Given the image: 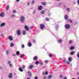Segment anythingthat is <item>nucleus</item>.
Segmentation results:
<instances>
[{
    "instance_id": "obj_28",
    "label": "nucleus",
    "mask_w": 79,
    "mask_h": 79,
    "mask_svg": "<svg viewBox=\"0 0 79 79\" xmlns=\"http://www.w3.org/2000/svg\"><path fill=\"white\" fill-rule=\"evenodd\" d=\"M74 54V51H72L70 53L71 55H73Z\"/></svg>"
},
{
    "instance_id": "obj_31",
    "label": "nucleus",
    "mask_w": 79,
    "mask_h": 79,
    "mask_svg": "<svg viewBox=\"0 0 79 79\" xmlns=\"http://www.w3.org/2000/svg\"><path fill=\"white\" fill-rule=\"evenodd\" d=\"M36 13V10H34L33 12V14L35 15Z\"/></svg>"
},
{
    "instance_id": "obj_20",
    "label": "nucleus",
    "mask_w": 79,
    "mask_h": 79,
    "mask_svg": "<svg viewBox=\"0 0 79 79\" xmlns=\"http://www.w3.org/2000/svg\"><path fill=\"white\" fill-rule=\"evenodd\" d=\"M19 71H20V72H23V69H22V68L21 67H19Z\"/></svg>"
},
{
    "instance_id": "obj_39",
    "label": "nucleus",
    "mask_w": 79,
    "mask_h": 79,
    "mask_svg": "<svg viewBox=\"0 0 79 79\" xmlns=\"http://www.w3.org/2000/svg\"><path fill=\"white\" fill-rule=\"evenodd\" d=\"M16 54L17 55H18L19 54V51H17L16 52Z\"/></svg>"
},
{
    "instance_id": "obj_53",
    "label": "nucleus",
    "mask_w": 79,
    "mask_h": 79,
    "mask_svg": "<svg viewBox=\"0 0 79 79\" xmlns=\"http://www.w3.org/2000/svg\"><path fill=\"white\" fill-rule=\"evenodd\" d=\"M63 79H67V77H65Z\"/></svg>"
},
{
    "instance_id": "obj_60",
    "label": "nucleus",
    "mask_w": 79,
    "mask_h": 79,
    "mask_svg": "<svg viewBox=\"0 0 79 79\" xmlns=\"http://www.w3.org/2000/svg\"><path fill=\"white\" fill-rule=\"evenodd\" d=\"M16 1L17 2H19V0H16Z\"/></svg>"
},
{
    "instance_id": "obj_50",
    "label": "nucleus",
    "mask_w": 79,
    "mask_h": 79,
    "mask_svg": "<svg viewBox=\"0 0 79 79\" xmlns=\"http://www.w3.org/2000/svg\"><path fill=\"white\" fill-rule=\"evenodd\" d=\"M77 3L78 5H79V0L77 1Z\"/></svg>"
},
{
    "instance_id": "obj_32",
    "label": "nucleus",
    "mask_w": 79,
    "mask_h": 79,
    "mask_svg": "<svg viewBox=\"0 0 79 79\" xmlns=\"http://www.w3.org/2000/svg\"><path fill=\"white\" fill-rule=\"evenodd\" d=\"M9 52H10V50H7L6 51V53L7 55H8V54H9Z\"/></svg>"
},
{
    "instance_id": "obj_59",
    "label": "nucleus",
    "mask_w": 79,
    "mask_h": 79,
    "mask_svg": "<svg viewBox=\"0 0 79 79\" xmlns=\"http://www.w3.org/2000/svg\"><path fill=\"white\" fill-rule=\"evenodd\" d=\"M32 4H34V1H32L31 2Z\"/></svg>"
},
{
    "instance_id": "obj_6",
    "label": "nucleus",
    "mask_w": 79,
    "mask_h": 79,
    "mask_svg": "<svg viewBox=\"0 0 79 79\" xmlns=\"http://www.w3.org/2000/svg\"><path fill=\"white\" fill-rule=\"evenodd\" d=\"M66 11H67V12H70L71 11V10H70V8L69 7H67L66 8Z\"/></svg>"
},
{
    "instance_id": "obj_13",
    "label": "nucleus",
    "mask_w": 79,
    "mask_h": 79,
    "mask_svg": "<svg viewBox=\"0 0 79 79\" xmlns=\"http://www.w3.org/2000/svg\"><path fill=\"white\" fill-rule=\"evenodd\" d=\"M33 60H34V61H36L37 60V57L36 56H34L33 58Z\"/></svg>"
},
{
    "instance_id": "obj_44",
    "label": "nucleus",
    "mask_w": 79,
    "mask_h": 79,
    "mask_svg": "<svg viewBox=\"0 0 79 79\" xmlns=\"http://www.w3.org/2000/svg\"><path fill=\"white\" fill-rule=\"evenodd\" d=\"M16 54L13 53L12 54V56H16Z\"/></svg>"
},
{
    "instance_id": "obj_23",
    "label": "nucleus",
    "mask_w": 79,
    "mask_h": 79,
    "mask_svg": "<svg viewBox=\"0 0 79 79\" xmlns=\"http://www.w3.org/2000/svg\"><path fill=\"white\" fill-rule=\"evenodd\" d=\"M23 35H26V31L23 30Z\"/></svg>"
},
{
    "instance_id": "obj_29",
    "label": "nucleus",
    "mask_w": 79,
    "mask_h": 79,
    "mask_svg": "<svg viewBox=\"0 0 79 79\" xmlns=\"http://www.w3.org/2000/svg\"><path fill=\"white\" fill-rule=\"evenodd\" d=\"M41 3L43 5H46V2H43Z\"/></svg>"
},
{
    "instance_id": "obj_33",
    "label": "nucleus",
    "mask_w": 79,
    "mask_h": 79,
    "mask_svg": "<svg viewBox=\"0 0 79 79\" xmlns=\"http://www.w3.org/2000/svg\"><path fill=\"white\" fill-rule=\"evenodd\" d=\"M10 47H12L14 46V44L13 43H11L10 44Z\"/></svg>"
},
{
    "instance_id": "obj_45",
    "label": "nucleus",
    "mask_w": 79,
    "mask_h": 79,
    "mask_svg": "<svg viewBox=\"0 0 79 79\" xmlns=\"http://www.w3.org/2000/svg\"><path fill=\"white\" fill-rule=\"evenodd\" d=\"M58 25H57L56 27V29H58Z\"/></svg>"
},
{
    "instance_id": "obj_8",
    "label": "nucleus",
    "mask_w": 79,
    "mask_h": 79,
    "mask_svg": "<svg viewBox=\"0 0 79 79\" xmlns=\"http://www.w3.org/2000/svg\"><path fill=\"white\" fill-rule=\"evenodd\" d=\"M62 40L61 39H59V40H58V42L59 44H61V43H62Z\"/></svg>"
},
{
    "instance_id": "obj_7",
    "label": "nucleus",
    "mask_w": 79,
    "mask_h": 79,
    "mask_svg": "<svg viewBox=\"0 0 79 79\" xmlns=\"http://www.w3.org/2000/svg\"><path fill=\"white\" fill-rule=\"evenodd\" d=\"M8 39L10 40H13V37L11 36H10L8 37Z\"/></svg>"
},
{
    "instance_id": "obj_30",
    "label": "nucleus",
    "mask_w": 79,
    "mask_h": 79,
    "mask_svg": "<svg viewBox=\"0 0 79 79\" xmlns=\"http://www.w3.org/2000/svg\"><path fill=\"white\" fill-rule=\"evenodd\" d=\"M77 56L78 58H79V52H77Z\"/></svg>"
},
{
    "instance_id": "obj_4",
    "label": "nucleus",
    "mask_w": 79,
    "mask_h": 79,
    "mask_svg": "<svg viewBox=\"0 0 79 79\" xmlns=\"http://www.w3.org/2000/svg\"><path fill=\"white\" fill-rule=\"evenodd\" d=\"M45 27V25L43 24H41L40 25V29H43Z\"/></svg>"
},
{
    "instance_id": "obj_9",
    "label": "nucleus",
    "mask_w": 79,
    "mask_h": 79,
    "mask_svg": "<svg viewBox=\"0 0 79 79\" xmlns=\"http://www.w3.org/2000/svg\"><path fill=\"white\" fill-rule=\"evenodd\" d=\"M64 18L65 20H67V19H68V15H65L64 16Z\"/></svg>"
},
{
    "instance_id": "obj_38",
    "label": "nucleus",
    "mask_w": 79,
    "mask_h": 79,
    "mask_svg": "<svg viewBox=\"0 0 79 79\" xmlns=\"http://www.w3.org/2000/svg\"><path fill=\"white\" fill-rule=\"evenodd\" d=\"M63 61L64 63L66 62V58H65L63 60Z\"/></svg>"
},
{
    "instance_id": "obj_18",
    "label": "nucleus",
    "mask_w": 79,
    "mask_h": 79,
    "mask_svg": "<svg viewBox=\"0 0 79 79\" xmlns=\"http://www.w3.org/2000/svg\"><path fill=\"white\" fill-rule=\"evenodd\" d=\"M68 60L70 62H71V61H72V58H71V57H69L68 58Z\"/></svg>"
},
{
    "instance_id": "obj_17",
    "label": "nucleus",
    "mask_w": 79,
    "mask_h": 79,
    "mask_svg": "<svg viewBox=\"0 0 79 79\" xmlns=\"http://www.w3.org/2000/svg\"><path fill=\"white\" fill-rule=\"evenodd\" d=\"M28 74L30 76H32V73H31V71H29L28 72Z\"/></svg>"
},
{
    "instance_id": "obj_21",
    "label": "nucleus",
    "mask_w": 79,
    "mask_h": 79,
    "mask_svg": "<svg viewBox=\"0 0 79 79\" xmlns=\"http://www.w3.org/2000/svg\"><path fill=\"white\" fill-rule=\"evenodd\" d=\"M33 67H34V66L32 65H29V69H32V68H33Z\"/></svg>"
},
{
    "instance_id": "obj_27",
    "label": "nucleus",
    "mask_w": 79,
    "mask_h": 79,
    "mask_svg": "<svg viewBox=\"0 0 79 79\" xmlns=\"http://www.w3.org/2000/svg\"><path fill=\"white\" fill-rule=\"evenodd\" d=\"M67 22H70L71 23H72V20H71L70 19H68L67 20Z\"/></svg>"
},
{
    "instance_id": "obj_47",
    "label": "nucleus",
    "mask_w": 79,
    "mask_h": 79,
    "mask_svg": "<svg viewBox=\"0 0 79 79\" xmlns=\"http://www.w3.org/2000/svg\"><path fill=\"white\" fill-rule=\"evenodd\" d=\"M43 75H45V72H43Z\"/></svg>"
},
{
    "instance_id": "obj_52",
    "label": "nucleus",
    "mask_w": 79,
    "mask_h": 79,
    "mask_svg": "<svg viewBox=\"0 0 79 79\" xmlns=\"http://www.w3.org/2000/svg\"><path fill=\"white\" fill-rule=\"evenodd\" d=\"M30 2H28L27 3V5H30Z\"/></svg>"
},
{
    "instance_id": "obj_1",
    "label": "nucleus",
    "mask_w": 79,
    "mask_h": 79,
    "mask_svg": "<svg viewBox=\"0 0 79 79\" xmlns=\"http://www.w3.org/2000/svg\"><path fill=\"white\" fill-rule=\"evenodd\" d=\"M20 20L22 23H24L25 21V17L24 16H22L20 18Z\"/></svg>"
},
{
    "instance_id": "obj_40",
    "label": "nucleus",
    "mask_w": 79,
    "mask_h": 79,
    "mask_svg": "<svg viewBox=\"0 0 79 79\" xmlns=\"http://www.w3.org/2000/svg\"><path fill=\"white\" fill-rule=\"evenodd\" d=\"M45 63H48V60H45Z\"/></svg>"
},
{
    "instance_id": "obj_22",
    "label": "nucleus",
    "mask_w": 79,
    "mask_h": 79,
    "mask_svg": "<svg viewBox=\"0 0 79 79\" xmlns=\"http://www.w3.org/2000/svg\"><path fill=\"white\" fill-rule=\"evenodd\" d=\"M10 7L9 6V5H7L6 7V9L7 11L9 10Z\"/></svg>"
},
{
    "instance_id": "obj_12",
    "label": "nucleus",
    "mask_w": 79,
    "mask_h": 79,
    "mask_svg": "<svg viewBox=\"0 0 79 79\" xmlns=\"http://www.w3.org/2000/svg\"><path fill=\"white\" fill-rule=\"evenodd\" d=\"M28 45L29 47H31L32 46V43L31 42H29L28 44Z\"/></svg>"
},
{
    "instance_id": "obj_14",
    "label": "nucleus",
    "mask_w": 79,
    "mask_h": 79,
    "mask_svg": "<svg viewBox=\"0 0 79 79\" xmlns=\"http://www.w3.org/2000/svg\"><path fill=\"white\" fill-rule=\"evenodd\" d=\"M45 13V11L44 10H42L41 12V13L42 15H44Z\"/></svg>"
},
{
    "instance_id": "obj_46",
    "label": "nucleus",
    "mask_w": 79,
    "mask_h": 79,
    "mask_svg": "<svg viewBox=\"0 0 79 79\" xmlns=\"http://www.w3.org/2000/svg\"><path fill=\"white\" fill-rule=\"evenodd\" d=\"M35 79H38V77H37V76H35Z\"/></svg>"
},
{
    "instance_id": "obj_56",
    "label": "nucleus",
    "mask_w": 79,
    "mask_h": 79,
    "mask_svg": "<svg viewBox=\"0 0 79 79\" xmlns=\"http://www.w3.org/2000/svg\"><path fill=\"white\" fill-rule=\"evenodd\" d=\"M77 75L78 76H79V72H77Z\"/></svg>"
},
{
    "instance_id": "obj_34",
    "label": "nucleus",
    "mask_w": 79,
    "mask_h": 79,
    "mask_svg": "<svg viewBox=\"0 0 79 79\" xmlns=\"http://www.w3.org/2000/svg\"><path fill=\"white\" fill-rule=\"evenodd\" d=\"M72 43H73V41H72V40H70L69 41V44H71Z\"/></svg>"
},
{
    "instance_id": "obj_41",
    "label": "nucleus",
    "mask_w": 79,
    "mask_h": 79,
    "mask_svg": "<svg viewBox=\"0 0 79 79\" xmlns=\"http://www.w3.org/2000/svg\"><path fill=\"white\" fill-rule=\"evenodd\" d=\"M23 55H24L21 54V55H20V58H23Z\"/></svg>"
},
{
    "instance_id": "obj_16",
    "label": "nucleus",
    "mask_w": 79,
    "mask_h": 79,
    "mask_svg": "<svg viewBox=\"0 0 79 79\" xmlns=\"http://www.w3.org/2000/svg\"><path fill=\"white\" fill-rule=\"evenodd\" d=\"M5 23H3L1 24L0 26L1 27H3V26H5Z\"/></svg>"
},
{
    "instance_id": "obj_48",
    "label": "nucleus",
    "mask_w": 79,
    "mask_h": 79,
    "mask_svg": "<svg viewBox=\"0 0 79 79\" xmlns=\"http://www.w3.org/2000/svg\"><path fill=\"white\" fill-rule=\"evenodd\" d=\"M48 72L47 71H46V72L45 73V74H46V75H47V74H48Z\"/></svg>"
},
{
    "instance_id": "obj_5",
    "label": "nucleus",
    "mask_w": 79,
    "mask_h": 79,
    "mask_svg": "<svg viewBox=\"0 0 79 79\" xmlns=\"http://www.w3.org/2000/svg\"><path fill=\"white\" fill-rule=\"evenodd\" d=\"M17 33L18 35H21V31L20 30H17Z\"/></svg>"
},
{
    "instance_id": "obj_2",
    "label": "nucleus",
    "mask_w": 79,
    "mask_h": 79,
    "mask_svg": "<svg viewBox=\"0 0 79 79\" xmlns=\"http://www.w3.org/2000/svg\"><path fill=\"white\" fill-rule=\"evenodd\" d=\"M7 64H8L10 68H12V67H13V64H11V61H8L7 62Z\"/></svg>"
},
{
    "instance_id": "obj_51",
    "label": "nucleus",
    "mask_w": 79,
    "mask_h": 79,
    "mask_svg": "<svg viewBox=\"0 0 79 79\" xmlns=\"http://www.w3.org/2000/svg\"><path fill=\"white\" fill-rule=\"evenodd\" d=\"M0 69H3V67L2 66L0 67Z\"/></svg>"
},
{
    "instance_id": "obj_11",
    "label": "nucleus",
    "mask_w": 79,
    "mask_h": 79,
    "mask_svg": "<svg viewBox=\"0 0 79 79\" xmlns=\"http://www.w3.org/2000/svg\"><path fill=\"white\" fill-rule=\"evenodd\" d=\"M25 28L27 31H29V28L27 25H26L25 26Z\"/></svg>"
},
{
    "instance_id": "obj_49",
    "label": "nucleus",
    "mask_w": 79,
    "mask_h": 79,
    "mask_svg": "<svg viewBox=\"0 0 79 79\" xmlns=\"http://www.w3.org/2000/svg\"><path fill=\"white\" fill-rule=\"evenodd\" d=\"M33 43H35V40H33Z\"/></svg>"
},
{
    "instance_id": "obj_15",
    "label": "nucleus",
    "mask_w": 79,
    "mask_h": 79,
    "mask_svg": "<svg viewBox=\"0 0 79 79\" xmlns=\"http://www.w3.org/2000/svg\"><path fill=\"white\" fill-rule=\"evenodd\" d=\"M0 16L1 17H3L4 16V13L2 12L0 15Z\"/></svg>"
},
{
    "instance_id": "obj_64",
    "label": "nucleus",
    "mask_w": 79,
    "mask_h": 79,
    "mask_svg": "<svg viewBox=\"0 0 79 79\" xmlns=\"http://www.w3.org/2000/svg\"><path fill=\"white\" fill-rule=\"evenodd\" d=\"M78 79H79V77H78Z\"/></svg>"
},
{
    "instance_id": "obj_35",
    "label": "nucleus",
    "mask_w": 79,
    "mask_h": 79,
    "mask_svg": "<svg viewBox=\"0 0 79 79\" xmlns=\"http://www.w3.org/2000/svg\"><path fill=\"white\" fill-rule=\"evenodd\" d=\"M52 77V75H50L48 77V79H51Z\"/></svg>"
},
{
    "instance_id": "obj_58",
    "label": "nucleus",
    "mask_w": 79,
    "mask_h": 79,
    "mask_svg": "<svg viewBox=\"0 0 79 79\" xmlns=\"http://www.w3.org/2000/svg\"><path fill=\"white\" fill-rule=\"evenodd\" d=\"M47 77H46V76H44V79H46V78Z\"/></svg>"
},
{
    "instance_id": "obj_36",
    "label": "nucleus",
    "mask_w": 79,
    "mask_h": 79,
    "mask_svg": "<svg viewBox=\"0 0 79 79\" xmlns=\"http://www.w3.org/2000/svg\"><path fill=\"white\" fill-rule=\"evenodd\" d=\"M12 12L13 13H15L16 12V10H13L12 11Z\"/></svg>"
},
{
    "instance_id": "obj_24",
    "label": "nucleus",
    "mask_w": 79,
    "mask_h": 79,
    "mask_svg": "<svg viewBox=\"0 0 79 79\" xmlns=\"http://www.w3.org/2000/svg\"><path fill=\"white\" fill-rule=\"evenodd\" d=\"M15 17H16V15H15L13 14L11 15V17L13 18H15Z\"/></svg>"
},
{
    "instance_id": "obj_3",
    "label": "nucleus",
    "mask_w": 79,
    "mask_h": 79,
    "mask_svg": "<svg viewBox=\"0 0 79 79\" xmlns=\"http://www.w3.org/2000/svg\"><path fill=\"white\" fill-rule=\"evenodd\" d=\"M65 27L67 29H69L70 28V25L69 24H66L65 25Z\"/></svg>"
},
{
    "instance_id": "obj_10",
    "label": "nucleus",
    "mask_w": 79,
    "mask_h": 79,
    "mask_svg": "<svg viewBox=\"0 0 79 79\" xmlns=\"http://www.w3.org/2000/svg\"><path fill=\"white\" fill-rule=\"evenodd\" d=\"M38 10H39L40 11L42 9V6H40L39 7H38Z\"/></svg>"
},
{
    "instance_id": "obj_62",
    "label": "nucleus",
    "mask_w": 79,
    "mask_h": 79,
    "mask_svg": "<svg viewBox=\"0 0 79 79\" xmlns=\"http://www.w3.org/2000/svg\"><path fill=\"white\" fill-rule=\"evenodd\" d=\"M31 78L30 77H28V78H27V79H30Z\"/></svg>"
},
{
    "instance_id": "obj_42",
    "label": "nucleus",
    "mask_w": 79,
    "mask_h": 79,
    "mask_svg": "<svg viewBox=\"0 0 79 79\" xmlns=\"http://www.w3.org/2000/svg\"><path fill=\"white\" fill-rule=\"evenodd\" d=\"M22 48H24V44H22Z\"/></svg>"
},
{
    "instance_id": "obj_25",
    "label": "nucleus",
    "mask_w": 79,
    "mask_h": 79,
    "mask_svg": "<svg viewBox=\"0 0 79 79\" xmlns=\"http://www.w3.org/2000/svg\"><path fill=\"white\" fill-rule=\"evenodd\" d=\"M70 49L71 50H74V47L73 46H72L70 47Z\"/></svg>"
},
{
    "instance_id": "obj_54",
    "label": "nucleus",
    "mask_w": 79,
    "mask_h": 79,
    "mask_svg": "<svg viewBox=\"0 0 79 79\" xmlns=\"http://www.w3.org/2000/svg\"><path fill=\"white\" fill-rule=\"evenodd\" d=\"M22 68H23V69H25V66H23L22 67Z\"/></svg>"
},
{
    "instance_id": "obj_57",
    "label": "nucleus",
    "mask_w": 79,
    "mask_h": 79,
    "mask_svg": "<svg viewBox=\"0 0 79 79\" xmlns=\"http://www.w3.org/2000/svg\"><path fill=\"white\" fill-rule=\"evenodd\" d=\"M40 64L41 65H43V63L42 62H41Z\"/></svg>"
},
{
    "instance_id": "obj_26",
    "label": "nucleus",
    "mask_w": 79,
    "mask_h": 79,
    "mask_svg": "<svg viewBox=\"0 0 79 79\" xmlns=\"http://www.w3.org/2000/svg\"><path fill=\"white\" fill-rule=\"evenodd\" d=\"M35 64H36V65H38V64H39V61H36L35 63Z\"/></svg>"
},
{
    "instance_id": "obj_43",
    "label": "nucleus",
    "mask_w": 79,
    "mask_h": 79,
    "mask_svg": "<svg viewBox=\"0 0 79 79\" xmlns=\"http://www.w3.org/2000/svg\"><path fill=\"white\" fill-rule=\"evenodd\" d=\"M45 20H46V21H48L49 20V18H46Z\"/></svg>"
},
{
    "instance_id": "obj_55",
    "label": "nucleus",
    "mask_w": 79,
    "mask_h": 79,
    "mask_svg": "<svg viewBox=\"0 0 79 79\" xmlns=\"http://www.w3.org/2000/svg\"><path fill=\"white\" fill-rule=\"evenodd\" d=\"M67 63L68 64H69V62L68 61V62H67Z\"/></svg>"
},
{
    "instance_id": "obj_19",
    "label": "nucleus",
    "mask_w": 79,
    "mask_h": 79,
    "mask_svg": "<svg viewBox=\"0 0 79 79\" xmlns=\"http://www.w3.org/2000/svg\"><path fill=\"white\" fill-rule=\"evenodd\" d=\"M9 78H12V74L11 73L9 74Z\"/></svg>"
},
{
    "instance_id": "obj_37",
    "label": "nucleus",
    "mask_w": 79,
    "mask_h": 79,
    "mask_svg": "<svg viewBox=\"0 0 79 79\" xmlns=\"http://www.w3.org/2000/svg\"><path fill=\"white\" fill-rule=\"evenodd\" d=\"M49 56L50 57H52V56H53V55H52V54H49Z\"/></svg>"
},
{
    "instance_id": "obj_61",
    "label": "nucleus",
    "mask_w": 79,
    "mask_h": 79,
    "mask_svg": "<svg viewBox=\"0 0 79 79\" xmlns=\"http://www.w3.org/2000/svg\"><path fill=\"white\" fill-rule=\"evenodd\" d=\"M1 36H2V37H3V34H2Z\"/></svg>"
},
{
    "instance_id": "obj_63",
    "label": "nucleus",
    "mask_w": 79,
    "mask_h": 79,
    "mask_svg": "<svg viewBox=\"0 0 79 79\" xmlns=\"http://www.w3.org/2000/svg\"><path fill=\"white\" fill-rule=\"evenodd\" d=\"M61 5V3H59V6H60V5Z\"/></svg>"
}]
</instances>
